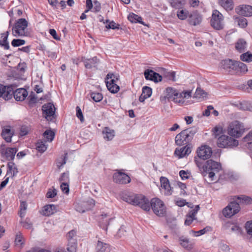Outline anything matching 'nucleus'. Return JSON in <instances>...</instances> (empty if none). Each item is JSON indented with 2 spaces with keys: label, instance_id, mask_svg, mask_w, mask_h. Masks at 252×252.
<instances>
[{
  "label": "nucleus",
  "instance_id": "aec40b11",
  "mask_svg": "<svg viewBox=\"0 0 252 252\" xmlns=\"http://www.w3.org/2000/svg\"><path fill=\"white\" fill-rule=\"evenodd\" d=\"M237 13L244 16L249 17L252 15V6L249 5H242L235 8Z\"/></svg>",
  "mask_w": 252,
  "mask_h": 252
},
{
  "label": "nucleus",
  "instance_id": "6ab92c4d",
  "mask_svg": "<svg viewBox=\"0 0 252 252\" xmlns=\"http://www.w3.org/2000/svg\"><path fill=\"white\" fill-rule=\"evenodd\" d=\"M144 76L146 80H150L155 82H158L161 81L162 80L161 75L150 69H146L145 70Z\"/></svg>",
  "mask_w": 252,
  "mask_h": 252
},
{
  "label": "nucleus",
  "instance_id": "9b49d317",
  "mask_svg": "<svg viewBox=\"0 0 252 252\" xmlns=\"http://www.w3.org/2000/svg\"><path fill=\"white\" fill-rule=\"evenodd\" d=\"M113 181L120 184H126L130 182V178L125 173L121 170L118 171L113 174Z\"/></svg>",
  "mask_w": 252,
  "mask_h": 252
},
{
  "label": "nucleus",
  "instance_id": "5fc2aeb1",
  "mask_svg": "<svg viewBox=\"0 0 252 252\" xmlns=\"http://www.w3.org/2000/svg\"><path fill=\"white\" fill-rule=\"evenodd\" d=\"M61 189L63 192L65 194H68L69 191L68 183L62 182L61 184Z\"/></svg>",
  "mask_w": 252,
  "mask_h": 252
},
{
  "label": "nucleus",
  "instance_id": "0eeeda50",
  "mask_svg": "<svg viewBox=\"0 0 252 252\" xmlns=\"http://www.w3.org/2000/svg\"><path fill=\"white\" fill-rule=\"evenodd\" d=\"M211 25L217 30H220L223 28V16L218 10H214L212 15Z\"/></svg>",
  "mask_w": 252,
  "mask_h": 252
},
{
  "label": "nucleus",
  "instance_id": "cd10ccee",
  "mask_svg": "<svg viewBox=\"0 0 252 252\" xmlns=\"http://www.w3.org/2000/svg\"><path fill=\"white\" fill-rule=\"evenodd\" d=\"M103 138L107 140H112L115 135V131L108 127H105L102 131Z\"/></svg>",
  "mask_w": 252,
  "mask_h": 252
},
{
  "label": "nucleus",
  "instance_id": "09e8293b",
  "mask_svg": "<svg viewBox=\"0 0 252 252\" xmlns=\"http://www.w3.org/2000/svg\"><path fill=\"white\" fill-rule=\"evenodd\" d=\"M90 96L95 102H99L103 98L102 94L99 93H91L90 94Z\"/></svg>",
  "mask_w": 252,
  "mask_h": 252
},
{
  "label": "nucleus",
  "instance_id": "7ed1b4c3",
  "mask_svg": "<svg viewBox=\"0 0 252 252\" xmlns=\"http://www.w3.org/2000/svg\"><path fill=\"white\" fill-rule=\"evenodd\" d=\"M195 133V130L190 128L183 130L176 136V144L178 145L186 144L191 140Z\"/></svg>",
  "mask_w": 252,
  "mask_h": 252
},
{
  "label": "nucleus",
  "instance_id": "393cba45",
  "mask_svg": "<svg viewBox=\"0 0 252 252\" xmlns=\"http://www.w3.org/2000/svg\"><path fill=\"white\" fill-rule=\"evenodd\" d=\"M179 243L184 249L187 250H191L193 247V244L191 243L189 240L184 237L181 236L179 238Z\"/></svg>",
  "mask_w": 252,
  "mask_h": 252
},
{
  "label": "nucleus",
  "instance_id": "6e6d98bb",
  "mask_svg": "<svg viewBox=\"0 0 252 252\" xmlns=\"http://www.w3.org/2000/svg\"><path fill=\"white\" fill-rule=\"evenodd\" d=\"M213 135L217 137L221 134L222 132V128L221 126H216L212 130Z\"/></svg>",
  "mask_w": 252,
  "mask_h": 252
},
{
  "label": "nucleus",
  "instance_id": "bb28decb",
  "mask_svg": "<svg viewBox=\"0 0 252 252\" xmlns=\"http://www.w3.org/2000/svg\"><path fill=\"white\" fill-rule=\"evenodd\" d=\"M13 135V132L10 128V127L6 126L3 128L1 135L7 142H10L11 141V138Z\"/></svg>",
  "mask_w": 252,
  "mask_h": 252
},
{
  "label": "nucleus",
  "instance_id": "72a5a7b5",
  "mask_svg": "<svg viewBox=\"0 0 252 252\" xmlns=\"http://www.w3.org/2000/svg\"><path fill=\"white\" fill-rule=\"evenodd\" d=\"M247 43L243 39H240L236 42L235 45L236 49L240 53L243 52L246 48Z\"/></svg>",
  "mask_w": 252,
  "mask_h": 252
},
{
  "label": "nucleus",
  "instance_id": "052dcab7",
  "mask_svg": "<svg viewBox=\"0 0 252 252\" xmlns=\"http://www.w3.org/2000/svg\"><path fill=\"white\" fill-rule=\"evenodd\" d=\"M76 116L80 120L81 123L84 122V119L81 110V108L79 106H77L76 108Z\"/></svg>",
  "mask_w": 252,
  "mask_h": 252
},
{
  "label": "nucleus",
  "instance_id": "f3484780",
  "mask_svg": "<svg viewBox=\"0 0 252 252\" xmlns=\"http://www.w3.org/2000/svg\"><path fill=\"white\" fill-rule=\"evenodd\" d=\"M202 20V15L197 11H193L189 15L188 22L194 26L199 25Z\"/></svg>",
  "mask_w": 252,
  "mask_h": 252
},
{
  "label": "nucleus",
  "instance_id": "2f4dec72",
  "mask_svg": "<svg viewBox=\"0 0 252 252\" xmlns=\"http://www.w3.org/2000/svg\"><path fill=\"white\" fill-rule=\"evenodd\" d=\"M118 80V77L117 75L113 73H108L105 78V83L106 86L110 83L111 85L116 84V82Z\"/></svg>",
  "mask_w": 252,
  "mask_h": 252
},
{
  "label": "nucleus",
  "instance_id": "58836bf2",
  "mask_svg": "<svg viewBox=\"0 0 252 252\" xmlns=\"http://www.w3.org/2000/svg\"><path fill=\"white\" fill-rule=\"evenodd\" d=\"M97 250L99 252H108V245L106 243H103L102 242L98 241Z\"/></svg>",
  "mask_w": 252,
  "mask_h": 252
},
{
  "label": "nucleus",
  "instance_id": "7c9ffc66",
  "mask_svg": "<svg viewBox=\"0 0 252 252\" xmlns=\"http://www.w3.org/2000/svg\"><path fill=\"white\" fill-rule=\"evenodd\" d=\"M220 5L226 10H231L233 8L232 0H219Z\"/></svg>",
  "mask_w": 252,
  "mask_h": 252
},
{
  "label": "nucleus",
  "instance_id": "e433bc0d",
  "mask_svg": "<svg viewBox=\"0 0 252 252\" xmlns=\"http://www.w3.org/2000/svg\"><path fill=\"white\" fill-rule=\"evenodd\" d=\"M8 35V32H7L6 34H2L1 39H0V46L4 47V48L6 50L9 48V43L7 41Z\"/></svg>",
  "mask_w": 252,
  "mask_h": 252
},
{
  "label": "nucleus",
  "instance_id": "ddd939ff",
  "mask_svg": "<svg viewBox=\"0 0 252 252\" xmlns=\"http://www.w3.org/2000/svg\"><path fill=\"white\" fill-rule=\"evenodd\" d=\"M198 157L203 160L209 158L212 154L211 148L206 145H203L199 147L197 150Z\"/></svg>",
  "mask_w": 252,
  "mask_h": 252
},
{
  "label": "nucleus",
  "instance_id": "a19ab883",
  "mask_svg": "<svg viewBox=\"0 0 252 252\" xmlns=\"http://www.w3.org/2000/svg\"><path fill=\"white\" fill-rule=\"evenodd\" d=\"M210 229V227H206L203 229L197 231H195L194 230H191L189 233L193 235V236L197 237L200 235L204 234L207 231H208Z\"/></svg>",
  "mask_w": 252,
  "mask_h": 252
},
{
  "label": "nucleus",
  "instance_id": "338daca9",
  "mask_svg": "<svg viewBox=\"0 0 252 252\" xmlns=\"http://www.w3.org/2000/svg\"><path fill=\"white\" fill-rule=\"evenodd\" d=\"M179 175L182 179H187L190 176V173L188 171L181 170L179 172Z\"/></svg>",
  "mask_w": 252,
  "mask_h": 252
},
{
  "label": "nucleus",
  "instance_id": "dca6fc26",
  "mask_svg": "<svg viewBox=\"0 0 252 252\" xmlns=\"http://www.w3.org/2000/svg\"><path fill=\"white\" fill-rule=\"evenodd\" d=\"M17 152V150L14 148H6L4 145L0 147V153L4 155L7 160H13L15 158V155Z\"/></svg>",
  "mask_w": 252,
  "mask_h": 252
},
{
  "label": "nucleus",
  "instance_id": "0e129e2a",
  "mask_svg": "<svg viewBox=\"0 0 252 252\" xmlns=\"http://www.w3.org/2000/svg\"><path fill=\"white\" fill-rule=\"evenodd\" d=\"M66 163L65 157L58 159L57 166L59 169H61Z\"/></svg>",
  "mask_w": 252,
  "mask_h": 252
},
{
  "label": "nucleus",
  "instance_id": "b1692460",
  "mask_svg": "<svg viewBox=\"0 0 252 252\" xmlns=\"http://www.w3.org/2000/svg\"><path fill=\"white\" fill-rule=\"evenodd\" d=\"M236 61L231 59L225 60L221 61V65L223 69L229 71L230 70H234Z\"/></svg>",
  "mask_w": 252,
  "mask_h": 252
},
{
  "label": "nucleus",
  "instance_id": "4468645a",
  "mask_svg": "<svg viewBox=\"0 0 252 252\" xmlns=\"http://www.w3.org/2000/svg\"><path fill=\"white\" fill-rule=\"evenodd\" d=\"M13 89L11 87L5 86L0 84V97L8 100L12 97Z\"/></svg>",
  "mask_w": 252,
  "mask_h": 252
},
{
  "label": "nucleus",
  "instance_id": "5701e85b",
  "mask_svg": "<svg viewBox=\"0 0 252 252\" xmlns=\"http://www.w3.org/2000/svg\"><path fill=\"white\" fill-rule=\"evenodd\" d=\"M177 90L176 89L168 87L164 91V99H167L168 101H172V99L174 97L175 94H176Z\"/></svg>",
  "mask_w": 252,
  "mask_h": 252
},
{
  "label": "nucleus",
  "instance_id": "774afa93",
  "mask_svg": "<svg viewBox=\"0 0 252 252\" xmlns=\"http://www.w3.org/2000/svg\"><path fill=\"white\" fill-rule=\"evenodd\" d=\"M242 108L244 110H249L250 111H252V102H244Z\"/></svg>",
  "mask_w": 252,
  "mask_h": 252
},
{
  "label": "nucleus",
  "instance_id": "a18cd8bd",
  "mask_svg": "<svg viewBox=\"0 0 252 252\" xmlns=\"http://www.w3.org/2000/svg\"><path fill=\"white\" fill-rule=\"evenodd\" d=\"M77 249L76 240L68 242L67 250L68 252H76Z\"/></svg>",
  "mask_w": 252,
  "mask_h": 252
},
{
  "label": "nucleus",
  "instance_id": "a211bd4d",
  "mask_svg": "<svg viewBox=\"0 0 252 252\" xmlns=\"http://www.w3.org/2000/svg\"><path fill=\"white\" fill-rule=\"evenodd\" d=\"M42 110L46 119L49 120L55 115V107L52 103H48L42 106Z\"/></svg>",
  "mask_w": 252,
  "mask_h": 252
},
{
  "label": "nucleus",
  "instance_id": "f257e3e1",
  "mask_svg": "<svg viewBox=\"0 0 252 252\" xmlns=\"http://www.w3.org/2000/svg\"><path fill=\"white\" fill-rule=\"evenodd\" d=\"M221 166L220 163L215 161L212 159L208 160L205 166H203L204 177L206 182L210 183L216 180V173L221 169Z\"/></svg>",
  "mask_w": 252,
  "mask_h": 252
},
{
  "label": "nucleus",
  "instance_id": "603ef678",
  "mask_svg": "<svg viewBox=\"0 0 252 252\" xmlns=\"http://www.w3.org/2000/svg\"><path fill=\"white\" fill-rule=\"evenodd\" d=\"M142 94H145L147 98H149L152 94V89L149 87L145 86L142 89Z\"/></svg>",
  "mask_w": 252,
  "mask_h": 252
},
{
  "label": "nucleus",
  "instance_id": "a878e982",
  "mask_svg": "<svg viewBox=\"0 0 252 252\" xmlns=\"http://www.w3.org/2000/svg\"><path fill=\"white\" fill-rule=\"evenodd\" d=\"M248 69L247 66L243 63L240 61H236L234 71L238 73H246Z\"/></svg>",
  "mask_w": 252,
  "mask_h": 252
},
{
  "label": "nucleus",
  "instance_id": "13d9d810",
  "mask_svg": "<svg viewBox=\"0 0 252 252\" xmlns=\"http://www.w3.org/2000/svg\"><path fill=\"white\" fill-rule=\"evenodd\" d=\"M238 25L242 28H245L248 25L247 20L245 18H241L237 20Z\"/></svg>",
  "mask_w": 252,
  "mask_h": 252
},
{
  "label": "nucleus",
  "instance_id": "e2e57ef3",
  "mask_svg": "<svg viewBox=\"0 0 252 252\" xmlns=\"http://www.w3.org/2000/svg\"><path fill=\"white\" fill-rule=\"evenodd\" d=\"M29 127L26 126H23L20 129V135L21 136H25L27 135L29 131Z\"/></svg>",
  "mask_w": 252,
  "mask_h": 252
},
{
  "label": "nucleus",
  "instance_id": "9d476101",
  "mask_svg": "<svg viewBox=\"0 0 252 252\" xmlns=\"http://www.w3.org/2000/svg\"><path fill=\"white\" fill-rule=\"evenodd\" d=\"M240 210L239 203L236 201L231 202L225 208L223 209L222 214L226 218H231Z\"/></svg>",
  "mask_w": 252,
  "mask_h": 252
},
{
  "label": "nucleus",
  "instance_id": "1a4fd4ad",
  "mask_svg": "<svg viewBox=\"0 0 252 252\" xmlns=\"http://www.w3.org/2000/svg\"><path fill=\"white\" fill-rule=\"evenodd\" d=\"M28 27V22L24 18L18 19L12 28V33L14 36L25 35V30Z\"/></svg>",
  "mask_w": 252,
  "mask_h": 252
},
{
  "label": "nucleus",
  "instance_id": "4d7b16f0",
  "mask_svg": "<svg viewBox=\"0 0 252 252\" xmlns=\"http://www.w3.org/2000/svg\"><path fill=\"white\" fill-rule=\"evenodd\" d=\"M242 229L237 225H232L230 228V232H234L237 234L242 233Z\"/></svg>",
  "mask_w": 252,
  "mask_h": 252
},
{
  "label": "nucleus",
  "instance_id": "c9c22d12",
  "mask_svg": "<svg viewBox=\"0 0 252 252\" xmlns=\"http://www.w3.org/2000/svg\"><path fill=\"white\" fill-rule=\"evenodd\" d=\"M43 137L46 142H52L55 137V133L50 129L46 130L43 134Z\"/></svg>",
  "mask_w": 252,
  "mask_h": 252
},
{
  "label": "nucleus",
  "instance_id": "8fccbe9b",
  "mask_svg": "<svg viewBox=\"0 0 252 252\" xmlns=\"http://www.w3.org/2000/svg\"><path fill=\"white\" fill-rule=\"evenodd\" d=\"M107 87L108 90L113 94L117 93L120 90V87L117 84L111 85L109 83V85L107 86Z\"/></svg>",
  "mask_w": 252,
  "mask_h": 252
},
{
  "label": "nucleus",
  "instance_id": "79ce46f5",
  "mask_svg": "<svg viewBox=\"0 0 252 252\" xmlns=\"http://www.w3.org/2000/svg\"><path fill=\"white\" fill-rule=\"evenodd\" d=\"M207 95V93L200 88H197L194 94V97L198 98L206 97Z\"/></svg>",
  "mask_w": 252,
  "mask_h": 252
},
{
  "label": "nucleus",
  "instance_id": "69168bd1",
  "mask_svg": "<svg viewBox=\"0 0 252 252\" xmlns=\"http://www.w3.org/2000/svg\"><path fill=\"white\" fill-rule=\"evenodd\" d=\"M199 206L196 205V206H195V208L191 210L189 213V214L188 215L189 216H190L191 217H192L193 218H196L195 216H196V215L197 213V212L199 210Z\"/></svg>",
  "mask_w": 252,
  "mask_h": 252
},
{
  "label": "nucleus",
  "instance_id": "4c0bfd02",
  "mask_svg": "<svg viewBox=\"0 0 252 252\" xmlns=\"http://www.w3.org/2000/svg\"><path fill=\"white\" fill-rule=\"evenodd\" d=\"M128 19L132 23H139L144 25V23L142 21V18L134 13L129 14L128 16Z\"/></svg>",
  "mask_w": 252,
  "mask_h": 252
},
{
  "label": "nucleus",
  "instance_id": "864d4df0",
  "mask_svg": "<svg viewBox=\"0 0 252 252\" xmlns=\"http://www.w3.org/2000/svg\"><path fill=\"white\" fill-rule=\"evenodd\" d=\"M25 41L23 39H14L12 42L11 44L14 47H18L20 45H23L25 44Z\"/></svg>",
  "mask_w": 252,
  "mask_h": 252
},
{
  "label": "nucleus",
  "instance_id": "39448f33",
  "mask_svg": "<svg viewBox=\"0 0 252 252\" xmlns=\"http://www.w3.org/2000/svg\"><path fill=\"white\" fill-rule=\"evenodd\" d=\"M244 129V126L242 123L235 121L229 124L227 128V133L232 137L238 138L242 136Z\"/></svg>",
  "mask_w": 252,
  "mask_h": 252
},
{
  "label": "nucleus",
  "instance_id": "4be33fe9",
  "mask_svg": "<svg viewBox=\"0 0 252 252\" xmlns=\"http://www.w3.org/2000/svg\"><path fill=\"white\" fill-rule=\"evenodd\" d=\"M190 152L191 149L188 146H186L180 148H176L174 154L179 158H182L186 155H188Z\"/></svg>",
  "mask_w": 252,
  "mask_h": 252
},
{
  "label": "nucleus",
  "instance_id": "2eb2a0df",
  "mask_svg": "<svg viewBox=\"0 0 252 252\" xmlns=\"http://www.w3.org/2000/svg\"><path fill=\"white\" fill-rule=\"evenodd\" d=\"M161 187L163 189L164 194L166 196H170L173 192L172 188L171 187L168 179L164 177L160 178Z\"/></svg>",
  "mask_w": 252,
  "mask_h": 252
},
{
  "label": "nucleus",
  "instance_id": "20e7f679",
  "mask_svg": "<svg viewBox=\"0 0 252 252\" xmlns=\"http://www.w3.org/2000/svg\"><path fill=\"white\" fill-rule=\"evenodd\" d=\"M154 213L158 216L161 217L166 215V208L163 202L158 198H154L150 202Z\"/></svg>",
  "mask_w": 252,
  "mask_h": 252
},
{
  "label": "nucleus",
  "instance_id": "c85d7f7f",
  "mask_svg": "<svg viewBox=\"0 0 252 252\" xmlns=\"http://www.w3.org/2000/svg\"><path fill=\"white\" fill-rule=\"evenodd\" d=\"M25 239L23 235L20 232H18L15 235V245L21 249L23 247L25 244Z\"/></svg>",
  "mask_w": 252,
  "mask_h": 252
},
{
  "label": "nucleus",
  "instance_id": "37998d69",
  "mask_svg": "<svg viewBox=\"0 0 252 252\" xmlns=\"http://www.w3.org/2000/svg\"><path fill=\"white\" fill-rule=\"evenodd\" d=\"M27 209V205L26 202L22 201L20 204V210L19 212V215L21 218L24 217Z\"/></svg>",
  "mask_w": 252,
  "mask_h": 252
},
{
  "label": "nucleus",
  "instance_id": "6e6552de",
  "mask_svg": "<svg viewBox=\"0 0 252 252\" xmlns=\"http://www.w3.org/2000/svg\"><path fill=\"white\" fill-rule=\"evenodd\" d=\"M94 205V200L92 198H89L86 200H80L76 202L75 209L77 212L84 213L93 208Z\"/></svg>",
  "mask_w": 252,
  "mask_h": 252
},
{
  "label": "nucleus",
  "instance_id": "473e14b6",
  "mask_svg": "<svg viewBox=\"0 0 252 252\" xmlns=\"http://www.w3.org/2000/svg\"><path fill=\"white\" fill-rule=\"evenodd\" d=\"M235 201L239 203V204H251L252 203V199L249 196L244 195L238 196L237 197V200Z\"/></svg>",
  "mask_w": 252,
  "mask_h": 252
},
{
  "label": "nucleus",
  "instance_id": "f8f14e48",
  "mask_svg": "<svg viewBox=\"0 0 252 252\" xmlns=\"http://www.w3.org/2000/svg\"><path fill=\"white\" fill-rule=\"evenodd\" d=\"M175 95L172 101L176 103L182 104L185 102V99H189L191 96V91H186L180 93L177 90L176 94H175Z\"/></svg>",
  "mask_w": 252,
  "mask_h": 252
},
{
  "label": "nucleus",
  "instance_id": "423d86ee",
  "mask_svg": "<svg viewBox=\"0 0 252 252\" xmlns=\"http://www.w3.org/2000/svg\"><path fill=\"white\" fill-rule=\"evenodd\" d=\"M217 145L220 148H233L238 145V141L225 135L220 136L217 140Z\"/></svg>",
  "mask_w": 252,
  "mask_h": 252
},
{
  "label": "nucleus",
  "instance_id": "c03bdc74",
  "mask_svg": "<svg viewBox=\"0 0 252 252\" xmlns=\"http://www.w3.org/2000/svg\"><path fill=\"white\" fill-rule=\"evenodd\" d=\"M36 148L38 152L42 153L46 150L47 145L42 141H38L36 143Z\"/></svg>",
  "mask_w": 252,
  "mask_h": 252
},
{
  "label": "nucleus",
  "instance_id": "f704fd0d",
  "mask_svg": "<svg viewBox=\"0 0 252 252\" xmlns=\"http://www.w3.org/2000/svg\"><path fill=\"white\" fill-rule=\"evenodd\" d=\"M98 62V60L97 58L96 57H94L92 59H86L84 60V63L86 68H91L92 67L95 66Z\"/></svg>",
  "mask_w": 252,
  "mask_h": 252
},
{
  "label": "nucleus",
  "instance_id": "3c124183",
  "mask_svg": "<svg viewBox=\"0 0 252 252\" xmlns=\"http://www.w3.org/2000/svg\"><path fill=\"white\" fill-rule=\"evenodd\" d=\"M76 232L74 230L70 231L67 234V238L68 242L73 241V240H76Z\"/></svg>",
  "mask_w": 252,
  "mask_h": 252
},
{
  "label": "nucleus",
  "instance_id": "bf43d9fd",
  "mask_svg": "<svg viewBox=\"0 0 252 252\" xmlns=\"http://www.w3.org/2000/svg\"><path fill=\"white\" fill-rule=\"evenodd\" d=\"M60 182L62 183V182H66L68 183L69 182V175L68 172L63 173L62 174L59 179Z\"/></svg>",
  "mask_w": 252,
  "mask_h": 252
},
{
  "label": "nucleus",
  "instance_id": "ea45409f",
  "mask_svg": "<svg viewBox=\"0 0 252 252\" xmlns=\"http://www.w3.org/2000/svg\"><path fill=\"white\" fill-rule=\"evenodd\" d=\"M171 5L175 8H180L185 5V0H169Z\"/></svg>",
  "mask_w": 252,
  "mask_h": 252
},
{
  "label": "nucleus",
  "instance_id": "f03ea898",
  "mask_svg": "<svg viewBox=\"0 0 252 252\" xmlns=\"http://www.w3.org/2000/svg\"><path fill=\"white\" fill-rule=\"evenodd\" d=\"M125 200L129 204L138 205L146 211L150 210V203L149 199L142 194H134L125 197Z\"/></svg>",
  "mask_w": 252,
  "mask_h": 252
},
{
  "label": "nucleus",
  "instance_id": "49530a36",
  "mask_svg": "<svg viewBox=\"0 0 252 252\" xmlns=\"http://www.w3.org/2000/svg\"><path fill=\"white\" fill-rule=\"evenodd\" d=\"M189 15L188 11L183 9L178 11L177 13L178 18L181 20H185L188 17H189Z\"/></svg>",
  "mask_w": 252,
  "mask_h": 252
},
{
  "label": "nucleus",
  "instance_id": "680f3d73",
  "mask_svg": "<svg viewBox=\"0 0 252 252\" xmlns=\"http://www.w3.org/2000/svg\"><path fill=\"white\" fill-rule=\"evenodd\" d=\"M245 227L247 233L249 235H252V220L247 222Z\"/></svg>",
  "mask_w": 252,
  "mask_h": 252
},
{
  "label": "nucleus",
  "instance_id": "de8ad7c7",
  "mask_svg": "<svg viewBox=\"0 0 252 252\" xmlns=\"http://www.w3.org/2000/svg\"><path fill=\"white\" fill-rule=\"evenodd\" d=\"M241 60L243 62H250L252 61V54L247 52L240 56Z\"/></svg>",
  "mask_w": 252,
  "mask_h": 252
},
{
  "label": "nucleus",
  "instance_id": "412c9836",
  "mask_svg": "<svg viewBox=\"0 0 252 252\" xmlns=\"http://www.w3.org/2000/svg\"><path fill=\"white\" fill-rule=\"evenodd\" d=\"M13 95L17 101H23L28 95V92L24 88H19L16 90L14 92L13 91Z\"/></svg>",
  "mask_w": 252,
  "mask_h": 252
},
{
  "label": "nucleus",
  "instance_id": "c756f323",
  "mask_svg": "<svg viewBox=\"0 0 252 252\" xmlns=\"http://www.w3.org/2000/svg\"><path fill=\"white\" fill-rule=\"evenodd\" d=\"M56 207L54 205H45L42 211V214L46 216H49L54 214Z\"/></svg>",
  "mask_w": 252,
  "mask_h": 252
}]
</instances>
